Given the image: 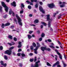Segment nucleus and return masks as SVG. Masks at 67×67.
<instances>
[{
	"instance_id": "nucleus-1",
	"label": "nucleus",
	"mask_w": 67,
	"mask_h": 67,
	"mask_svg": "<svg viewBox=\"0 0 67 67\" xmlns=\"http://www.w3.org/2000/svg\"><path fill=\"white\" fill-rule=\"evenodd\" d=\"M14 48V47H11L9 49V50H6L5 52V54H8L9 55H10L12 53V49H13Z\"/></svg>"
},
{
	"instance_id": "nucleus-2",
	"label": "nucleus",
	"mask_w": 67,
	"mask_h": 67,
	"mask_svg": "<svg viewBox=\"0 0 67 67\" xmlns=\"http://www.w3.org/2000/svg\"><path fill=\"white\" fill-rule=\"evenodd\" d=\"M16 16L17 19L18 20V22L19 23V25H20L21 26L22 25V23L21 22H22V20H21V19L20 17L19 16L18 14H16Z\"/></svg>"
},
{
	"instance_id": "nucleus-3",
	"label": "nucleus",
	"mask_w": 67,
	"mask_h": 67,
	"mask_svg": "<svg viewBox=\"0 0 67 67\" xmlns=\"http://www.w3.org/2000/svg\"><path fill=\"white\" fill-rule=\"evenodd\" d=\"M50 15L48 14L47 15V21H49V23L48 24V26L49 27L51 26V22H52V19H50L49 18Z\"/></svg>"
},
{
	"instance_id": "nucleus-4",
	"label": "nucleus",
	"mask_w": 67,
	"mask_h": 67,
	"mask_svg": "<svg viewBox=\"0 0 67 67\" xmlns=\"http://www.w3.org/2000/svg\"><path fill=\"white\" fill-rule=\"evenodd\" d=\"M36 43L37 44V46L36 47V49H34V50L35 51L34 53L36 54H37V52L36 51L37 50L38 48L39 47H41V45H40V44L39 42H37Z\"/></svg>"
},
{
	"instance_id": "nucleus-5",
	"label": "nucleus",
	"mask_w": 67,
	"mask_h": 67,
	"mask_svg": "<svg viewBox=\"0 0 67 67\" xmlns=\"http://www.w3.org/2000/svg\"><path fill=\"white\" fill-rule=\"evenodd\" d=\"M4 8H5V10L6 11V12H8V9H9V8L8 7L6 6V5L3 2H1Z\"/></svg>"
},
{
	"instance_id": "nucleus-6",
	"label": "nucleus",
	"mask_w": 67,
	"mask_h": 67,
	"mask_svg": "<svg viewBox=\"0 0 67 67\" xmlns=\"http://www.w3.org/2000/svg\"><path fill=\"white\" fill-rule=\"evenodd\" d=\"M41 51L44 52V50H46V51H51V49L49 48H47V47H42L41 48Z\"/></svg>"
},
{
	"instance_id": "nucleus-7",
	"label": "nucleus",
	"mask_w": 67,
	"mask_h": 67,
	"mask_svg": "<svg viewBox=\"0 0 67 67\" xmlns=\"http://www.w3.org/2000/svg\"><path fill=\"white\" fill-rule=\"evenodd\" d=\"M55 51L57 52V54L59 55V57L60 59H62V56L60 54V53L58 52V50L57 49H55Z\"/></svg>"
},
{
	"instance_id": "nucleus-8",
	"label": "nucleus",
	"mask_w": 67,
	"mask_h": 67,
	"mask_svg": "<svg viewBox=\"0 0 67 67\" xmlns=\"http://www.w3.org/2000/svg\"><path fill=\"white\" fill-rule=\"evenodd\" d=\"M9 13L10 15L11 14H12L13 16H14L15 15L14 13L12 11V10H11V9H10Z\"/></svg>"
},
{
	"instance_id": "nucleus-9",
	"label": "nucleus",
	"mask_w": 67,
	"mask_h": 67,
	"mask_svg": "<svg viewBox=\"0 0 67 67\" xmlns=\"http://www.w3.org/2000/svg\"><path fill=\"white\" fill-rule=\"evenodd\" d=\"M48 6L50 8H53L54 6V5L53 4H48Z\"/></svg>"
},
{
	"instance_id": "nucleus-10",
	"label": "nucleus",
	"mask_w": 67,
	"mask_h": 67,
	"mask_svg": "<svg viewBox=\"0 0 67 67\" xmlns=\"http://www.w3.org/2000/svg\"><path fill=\"white\" fill-rule=\"evenodd\" d=\"M39 10L40 11H41V12L43 13H45V11L43 9V8L41 6H40L39 7Z\"/></svg>"
},
{
	"instance_id": "nucleus-11",
	"label": "nucleus",
	"mask_w": 67,
	"mask_h": 67,
	"mask_svg": "<svg viewBox=\"0 0 67 67\" xmlns=\"http://www.w3.org/2000/svg\"><path fill=\"white\" fill-rule=\"evenodd\" d=\"M40 61L39 60L38 61V62H36V64L34 66V67H38V64H37L38 63H40Z\"/></svg>"
},
{
	"instance_id": "nucleus-12",
	"label": "nucleus",
	"mask_w": 67,
	"mask_h": 67,
	"mask_svg": "<svg viewBox=\"0 0 67 67\" xmlns=\"http://www.w3.org/2000/svg\"><path fill=\"white\" fill-rule=\"evenodd\" d=\"M11 4L12 5H13L14 7L16 6V5H15V2L14 1L13 3H11Z\"/></svg>"
},
{
	"instance_id": "nucleus-13",
	"label": "nucleus",
	"mask_w": 67,
	"mask_h": 67,
	"mask_svg": "<svg viewBox=\"0 0 67 67\" xmlns=\"http://www.w3.org/2000/svg\"><path fill=\"white\" fill-rule=\"evenodd\" d=\"M26 2H27V3H30V5H33V3H31V2H30L29 1H26Z\"/></svg>"
},
{
	"instance_id": "nucleus-14",
	"label": "nucleus",
	"mask_w": 67,
	"mask_h": 67,
	"mask_svg": "<svg viewBox=\"0 0 67 67\" xmlns=\"http://www.w3.org/2000/svg\"><path fill=\"white\" fill-rule=\"evenodd\" d=\"M19 45H18V47L19 48H20V47H21V46H22V45H21V42H19Z\"/></svg>"
},
{
	"instance_id": "nucleus-15",
	"label": "nucleus",
	"mask_w": 67,
	"mask_h": 67,
	"mask_svg": "<svg viewBox=\"0 0 67 67\" xmlns=\"http://www.w3.org/2000/svg\"><path fill=\"white\" fill-rule=\"evenodd\" d=\"M62 63L64 65V67H66V66H67V65L65 63V62L63 61H62Z\"/></svg>"
},
{
	"instance_id": "nucleus-16",
	"label": "nucleus",
	"mask_w": 67,
	"mask_h": 67,
	"mask_svg": "<svg viewBox=\"0 0 67 67\" xmlns=\"http://www.w3.org/2000/svg\"><path fill=\"white\" fill-rule=\"evenodd\" d=\"M12 43H13L12 44H11V43H8V44H9L10 46H11V45H14V44H15V43L13 42H12Z\"/></svg>"
},
{
	"instance_id": "nucleus-17",
	"label": "nucleus",
	"mask_w": 67,
	"mask_h": 67,
	"mask_svg": "<svg viewBox=\"0 0 67 67\" xmlns=\"http://www.w3.org/2000/svg\"><path fill=\"white\" fill-rule=\"evenodd\" d=\"M10 25V24L9 23H8L5 24V26H8Z\"/></svg>"
},
{
	"instance_id": "nucleus-18",
	"label": "nucleus",
	"mask_w": 67,
	"mask_h": 67,
	"mask_svg": "<svg viewBox=\"0 0 67 67\" xmlns=\"http://www.w3.org/2000/svg\"><path fill=\"white\" fill-rule=\"evenodd\" d=\"M34 23H37L38 22V20L36 19L34 20Z\"/></svg>"
},
{
	"instance_id": "nucleus-19",
	"label": "nucleus",
	"mask_w": 67,
	"mask_h": 67,
	"mask_svg": "<svg viewBox=\"0 0 67 67\" xmlns=\"http://www.w3.org/2000/svg\"><path fill=\"white\" fill-rule=\"evenodd\" d=\"M32 45L34 47H36V45L35 44V43L34 42H33L32 44Z\"/></svg>"
},
{
	"instance_id": "nucleus-20",
	"label": "nucleus",
	"mask_w": 67,
	"mask_h": 67,
	"mask_svg": "<svg viewBox=\"0 0 67 67\" xmlns=\"http://www.w3.org/2000/svg\"><path fill=\"white\" fill-rule=\"evenodd\" d=\"M8 37L11 40H12V36H11V35H9L8 36Z\"/></svg>"
},
{
	"instance_id": "nucleus-21",
	"label": "nucleus",
	"mask_w": 67,
	"mask_h": 67,
	"mask_svg": "<svg viewBox=\"0 0 67 67\" xmlns=\"http://www.w3.org/2000/svg\"><path fill=\"white\" fill-rule=\"evenodd\" d=\"M47 66H52L48 62L47 63Z\"/></svg>"
},
{
	"instance_id": "nucleus-22",
	"label": "nucleus",
	"mask_w": 67,
	"mask_h": 67,
	"mask_svg": "<svg viewBox=\"0 0 67 67\" xmlns=\"http://www.w3.org/2000/svg\"><path fill=\"white\" fill-rule=\"evenodd\" d=\"M44 36H45V34L44 33H42L41 35V37H44Z\"/></svg>"
},
{
	"instance_id": "nucleus-23",
	"label": "nucleus",
	"mask_w": 67,
	"mask_h": 67,
	"mask_svg": "<svg viewBox=\"0 0 67 67\" xmlns=\"http://www.w3.org/2000/svg\"><path fill=\"white\" fill-rule=\"evenodd\" d=\"M28 38H29V39H30L31 38V37H32V36H31L30 35H28Z\"/></svg>"
},
{
	"instance_id": "nucleus-24",
	"label": "nucleus",
	"mask_w": 67,
	"mask_h": 67,
	"mask_svg": "<svg viewBox=\"0 0 67 67\" xmlns=\"http://www.w3.org/2000/svg\"><path fill=\"white\" fill-rule=\"evenodd\" d=\"M4 58L5 59H6V60L8 59V57L6 55L4 56Z\"/></svg>"
},
{
	"instance_id": "nucleus-25",
	"label": "nucleus",
	"mask_w": 67,
	"mask_h": 67,
	"mask_svg": "<svg viewBox=\"0 0 67 67\" xmlns=\"http://www.w3.org/2000/svg\"><path fill=\"white\" fill-rule=\"evenodd\" d=\"M41 24H43L44 26H46V23H44V22H41Z\"/></svg>"
},
{
	"instance_id": "nucleus-26",
	"label": "nucleus",
	"mask_w": 67,
	"mask_h": 67,
	"mask_svg": "<svg viewBox=\"0 0 67 67\" xmlns=\"http://www.w3.org/2000/svg\"><path fill=\"white\" fill-rule=\"evenodd\" d=\"M24 10L23 9H22V10H21L20 12V14H22V13H23V11Z\"/></svg>"
},
{
	"instance_id": "nucleus-27",
	"label": "nucleus",
	"mask_w": 67,
	"mask_h": 67,
	"mask_svg": "<svg viewBox=\"0 0 67 67\" xmlns=\"http://www.w3.org/2000/svg\"><path fill=\"white\" fill-rule=\"evenodd\" d=\"M21 9H22V7L23 8H24V5L23 4H21Z\"/></svg>"
},
{
	"instance_id": "nucleus-28",
	"label": "nucleus",
	"mask_w": 67,
	"mask_h": 67,
	"mask_svg": "<svg viewBox=\"0 0 67 67\" xmlns=\"http://www.w3.org/2000/svg\"><path fill=\"white\" fill-rule=\"evenodd\" d=\"M4 26H5V25H4L3 24H2V28H4Z\"/></svg>"
},
{
	"instance_id": "nucleus-29",
	"label": "nucleus",
	"mask_w": 67,
	"mask_h": 67,
	"mask_svg": "<svg viewBox=\"0 0 67 67\" xmlns=\"http://www.w3.org/2000/svg\"><path fill=\"white\" fill-rule=\"evenodd\" d=\"M7 17V15H5L3 16V18L4 19H5Z\"/></svg>"
},
{
	"instance_id": "nucleus-30",
	"label": "nucleus",
	"mask_w": 67,
	"mask_h": 67,
	"mask_svg": "<svg viewBox=\"0 0 67 67\" xmlns=\"http://www.w3.org/2000/svg\"><path fill=\"white\" fill-rule=\"evenodd\" d=\"M49 47L52 48H55L54 47L52 46H50Z\"/></svg>"
},
{
	"instance_id": "nucleus-31",
	"label": "nucleus",
	"mask_w": 67,
	"mask_h": 67,
	"mask_svg": "<svg viewBox=\"0 0 67 67\" xmlns=\"http://www.w3.org/2000/svg\"><path fill=\"white\" fill-rule=\"evenodd\" d=\"M34 60V59H30V60L31 62H32Z\"/></svg>"
},
{
	"instance_id": "nucleus-32",
	"label": "nucleus",
	"mask_w": 67,
	"mask_h": 67,
	"mask_svg": "<svg viewBox=\"0 0 67 67\" xmlns=\"http://www.w3.org/2000/svg\"><path fill=\"white\" fill-rule=\"evenodd\" d=\"M28 8H29V9H31V6L30 5H29L28 6Z\"/></svg>"
},
{
	"instance_id": "nucleus-33",
	"label": "nucleus",
	"mask_w": 67,
	"mask_h": 67,
	"mask_svg": "<svg viewBox=\"0 0 67 67\" xmlns=\"http://www.w3.org/2000/svg\"><path fill=\"white\" fill-rule=\"evenodd\" d=\"M21 55L23 57H24V56H25V54L23 53L21 54Z\"/></svg>"
},
{
	"instance_id": "nucleus-34",
	"label": "nucleus",
	"mask_w": 67,
	"mask_h": 67,
	"mask_svg": "<svg viewBox=\"0 0 67 67\" xmlns=\"http://www.w3.org/2000/svg\"><path fill=\"white\" fill-rule=\"evenodd\" d=\"M14 40L15 41H16L17 39H16V37H14Z\"/></svg>"
},
{
	"instance_id": "nucleus-35",
	"label": "nucleus",
	"mask_w": 67,
	"mask_h": 67,
	"mask_svg": "<svg viewBox=\"0 0 67 67\" xmlns=\"http://www.w3.org/2000/svg\"><path fill=\"white\" fill-rule=\"evenodd\" d=\"M61 16H62V15H61V14L59 15L58 17V19H60V18H61Z\"/></svg>"
},
{
	"instance_id": "nucleus-36",
	"label": "nucleus",
	"mask_w": 67,
	"mask_h": 67,
	"mask_svg": "<svg viewBox=\"0 0 67 67\" xmlns=\"http://www.w3.org/2000/svg\"><path fill=\"white\" fill-rule=\"evenodd\" d=\"M65 5H60V7L61 8H63V7H65Z\"/></svg>"
},
{
	"instance_id": "nucleus-37",
	"label": "nucleus",
	"mask_w": 67,
	"mask_h": 67,
	"mask_svg": "<svg viewBox=\"0 0 67 67\" xmlns=\"http://www.w3.org/2000/svg\"><path fill=\"white\" fill-rule=\"evenodd\" d=\"M56 65H58L59 64V61H57L56 63H55Z\"/></svg>"
},
{
	"instance_id": "nucleus-38",
	"label": "nucleus",
	"mask_w": 67,
	"mask_h": 67,
	"mask_svg": "<svg viewBox=\"0 0 67 67\" xmlns=\"http://www.w3.org/2000/svg\"><path fill=\"white\" fill-rule=\"evenodd\" d=\"M47 41L49 42H52V41L51 40V39H48Z\"/></svg>"
},
{
	"instance_id": "nucleus-39",
	"label": "nucleus",
	"mask_w": 67,
	"mask_h": 67,
	"mask_svg": "<svg viewBox=\"0 0 67 67\" xmlns=\"http://www.w3.org/2000/svg\"><path fill=\"white\" fill-rule=\"evenodd\" d=\"M2 7L1 6H0V12H2Z\"/></svg>"
},
{
	"instance_id": "nucleus-40",
	"label": "nucleus",
	"mask_w": 67,
	"mask_h": 67,
	"mask_svg": "<svg viewBox=\"0 0 67 67\" xmlns=\"http://www.w3.org/2000/svg\"><path fill=\"white\" fill-rule=\"evenodd\" d=\"M2 65L3 66H4V67H6V66H7V64L6 63L4 64H3V65Z\"/></svg>"
},
{
	"instance_id": "nucleus-41",
	"label": "nucleus",
	"mask_w": 67,
	"mask_h": 67,
	"mask_svg": "<svg viewBox=\"0 0 67 67\" xmlns=\"http://www.w3.org/2000/svg\"><path fill=\"white\" fill-rule=\"evenodd\" d=\"M1 63L2 65H3V62L1 61Z\"/></svg>"
},
{
	"instance_id": "nucleus-42",
	"label": "nucleus",
	"mask_w": 67,
	"mask_h": 67,
	"mask_svg": "<svg viewBox=\"0 0 67 67\" xmlns=\"http://www.w3.org/2000/svg\"><path fill=\"white\" fill-rule=\"evenodd\" d=\"M32 33H33V31H30L29 32V34H31Z\"/></svg>"
},
{
	"instance_id": "nucleus-43",
	"label": "nucleus",
	"mask_w": 67,
	"mask_h": 67,
	"mask_svg": "<svg viewBox=\"0 0 67 67\" xmlns=\"http://www.w3.org/2000/svg\"><path fill=\"white\" fill-rule=\"evenodd\" d=\"M21 51H22V50H21V49H18V52H21Z\"/></svg>"
},
{
	"instance_id": "nucleus-44",
	"label": "nucleus",
	"mask_w": 67,
	"mask_h": 67,
	"mask_svg": "<svg viewBox=\"0 0 67 67\" xmlns=\"http://www.w3.org/2000/svg\"><path fill=\"white\" fill-rule=\"evenodd\" d=\"M30 48L31 50L33 49L34 48L33 46H31V47H30Z\"/></svg>"
},
{
	"instance_id": "nucleus-45",
	"label": "nucleus",
	"mask_w": 67,
	"mask_h": 67,
	"mask_svg": "<svg viewBox=\"0 0 67 67\" xmlns=\"http://www.w3.org/2000/svg\"><path fill=\"white\" fill-rule=\"evenodd\" d=\"M0 49L2 50L3 49V47L2 46H0Z\"/></svg>"
},
{
	"instance_id": "nucleus-46",
	"label": "nucleus",
	"mask_w": 67,
	"mask_h": 67,
	"mask_svg": "<svg viewBox=\"0 0 67 67\" xmlns=\"http://www.w3.org/2000/svg\"><path fill=\"white\" fill-rule=\"evenodd\" d=\"M55 59L56 60H57V55H55Z\"/></svg>"
},
{
	"instance_id": "nucleus-47",
	"label": "nucleus",
	"mask_w": 67,
	"mask_h": 67,
	"mask_svg": "<svg viewBox=\"0 0 67 67\" xmlns=\"http://www.w3.org/2000/svg\"><path fill=\"white\" fill-rule=\"evenodd\" d=\"M36 57H35V60H34V62H35L36 61Z\"/></svg>"
},
{
	"instance_id": "nucleus-48",
	"label": "nucleus",
	"mask_w": 67,
	"mask_h": 67,
	"mask_svg": "<svg viewBox=\"0 0 67 67\" xmlns=\"http://www.w3.org/2000/svg\"><path fill=\"white\" fill-rule=\"evenodd\" d=\"M58 43H59V44L60 45H62V44H61V43H60V41H58Z\"/></svg>"
},
{
	"instance_id": "nucleus-49",
	"label": "nucleus",
	"mask_w": 67,
	"mask_h": 67,
	"mask_svg": "<svg viewBox=\"0 0 67 67\" xmlns=\"http://www.w3.org/2000/svg\"><path fill=\"white\" fill-rule=\"evenodd\" d=\"M39 41H42V38H39Z\"/></svg>"
},
{
	"instance_id": "nucleus-50",
	"label": "nucleus",
	"mask_w": 67,
	"mask_h": 67,
	"mask_svg": "<svg viewBox=\"0 0 67 67\" xmlns=\"http://www.w3.org/2000/svg\"><path fill=\"white\" fill-rule=\"evenodd\" d=\"M19 66H20V67H22V64H21V63H20L19 64Z\"/></svg>"
},
{
	"instance_id": "nucleus-51",
	"label": "nucleus",
	"mask_w": 67,
	"mask_h": 67,
	"mask_svg": "<svg viewBox=\"0 0 67 67\" xmlns=\"http://www.w3.org/2000/svg\"><path fill=\"white\" fill-rule=\"evenodd\" d=\"M39 3L40 5H42L43 4V3H42V2H39Z\"/></svg>"
},
{
	"instance_id": "nucleus-52",
	"label": "nucleus",
	"mask_w": 67,
	"mask_h": 67,
	"mask_svg": "<svg viewBox=\"0 0 67 67\" xmlns=\"http://www.w3.org/2000/svg\"><path fill=\"white\" fill-rule=\"evenodd\" d=\"M35 7H36V8H37V7H38V5H37V4H36L35 5Z\"/></svg>"
},
{
	"instance_id": "nucleus-53",
	"label": "nucleus",
	"mask_w": 67,
	"mask_h": 67,
	"mask_svg": "<svg viewBox=\"0 0 67 67\" xmlns=\"http://www.w3.org/2000/svg\"><path fill=\"white\" fill-rule=\"evenodd\" d=\"M17 55L18 56H20V53H18L17 54Z\"/></svg>"
},
{
	"instance_id": "nucleus-54",
	"label": "nucleus",
	"mask_w": 67,
	"mask_h": 67,
	"mask_svg": "<svg viewBox=\"0 0 67 67\" xmlns=\"http://www.w3.org/2000/svg\"><path fill=\"white\" fill-rule=\"evenodd\" d=\"M31 2L33 3L34 2V0H31Z\"/></svg>"
},
{
	"instance_id": "nucleus-55",
	"label": "nucleus",
	"mask_w": 67,
	"mask_h": 67,
	"mask_svg": "<svg viewBox=\"0 0 67 67\" xmlns=\"http://www.w3.org/2000/svg\"><path fill=\"white\" fill-rule=\"evenodd\" d=\"M14 21L16 22V24H17V23H16V19H14Z\"/></svg>"
},
{
	"instance_id": "nucleus-56",
	"label": "nucleus",
	"mask_w": 67,
	"mask_h": 67,
	"mask_svg": "<svg viewBox=\"0 0 67 67\" xmlns=\"http://www.w3.org/2000/svg\"><path fill=\"white\" fill-rule=\"evenodd\" d=\"M32 14H30L29 15V16H30V17H31V16H32Z\"/></svg>"
},
{
	"instance_id": "nucleus-57",
	"label": "nucleus",
	"mask_w": 67,
	"mask_h": 67,
	"mask_svg": "<svg viewBox=\"0 0 67 67\" xmlns=\"http://www.w3.org/2000/svg\"><path fill=\"white\" fill-rule=\"evenodd\" d=\"M51 45H52V46H53V45H54V44L53 43H51Z\"/></svg>"
},
{
	"instance_id": "nucleus-58",
	"label": "nucleus",
	"mask_w": 67,
	"mask_h": 67,
	"mask_svg": "<svg viewBox=\"0 0 67 67\" xmlns=\"http://www.w3.org/2000/svg\"><path fill=\"white\" fill-rule=\"evenodd\" d=\"M56 15V13H54L53 14V16L54 17H55V15Z\"/></svg>"
},
{
	"instance_id": "nucleus-59",
	"label": "nucleus",
	"mask_w": 67,
	"mask_h": 67,
	"mask_svg": "<svg viewBox=\"0 0 67 67\" xmlns=\"http://www.w3.org/2000/svg\"><path fill=\"white\" fill-rule=\"evenodd\" d=\"M57 65L56 64V63H55L53 65V66H56Z\"/></svg>"
},
{
	"instance_id": "nucleus-60",
	"label": "nucleus",
	"mask_w": 67,
	"mask_h": 67,
	"mask_svg": "<svg viewBox=\"0 0 67 67\" xmlns=\"http://www.w3.org/2000/svg\"><path fill=\"white\" fill-rule=\"evenodd\" d=\"M40 33V31H38L37 32V33L38 34H39V33Z\"/></svg>"
},
{
	"instance_id": "nucleus-61",
	"label": "nucleus",
	"mask_w": 67,
	"mask_h": 67,
	"mask_svg": "<svg viewBox=\"0 0 67 67\" xmlns=\"http://www.w3.org/2000/svg\"><path fill=\"white\" fill-rule=\"evenodd\" d=\"M64 57L65 58V59H66V56L65 55H64Z\"/></svg>"
},
{
	"instance_id": "nucleus-62",
	"label": "nucleus",
	"mask_w": 67,
	"mask_h": 67,
	"mask_svg": "<svg viewBox=\"0 0 67 67\" xmlns=\"http://www.w3.org/2000/svg\"><path fill=\"white\" fill-rule=\"evenodd\" d=\"M30 56H32V55H33V53H31L30 54Z\"/></svg>"
},
{
	"instance_id": "nucleus-63",
	"label": "nucleus",
	"mask_w": 67,
	"mask_h": 67,
	"mask_svg": "<svg viewBox=\"0 0 67 67\" xmlns=\"http://www.w3.org/2000/svg\"><path fill=\"white\" fill-rule=\"evenodd\" d=\"M57 66V67H60V65H58Z\"/></svg>"
},
{
	"instance_id": "nucleus-64",
	"label": "nucleus",
	"mask_w": 67,
	"mask_h": 67,
	"mask_svg": "<svg viewBox=\"0 0 67 67\" xmlns=\"http://www.w3.org/2000/svg\"><path fill=\"white\" fill-rule=\"evenodd\" d=\"M20 16L21 18H23V15H20Z\"/></svg>"
}]
</instances>
